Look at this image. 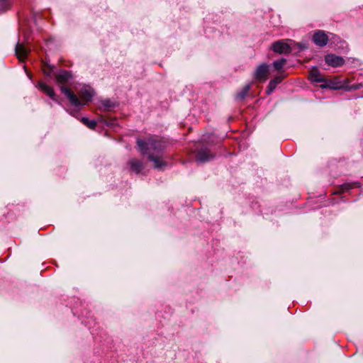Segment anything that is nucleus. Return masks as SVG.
Instances as JSON below:
<instances>
[{
  "mask_svg": "<svg viewBox=\"0 0 363 363\" xmlns=\"http://www.w3.org/2000/svg\"><path fill=\"white\" fill-rule=\"evenodd\" d=\"M140 152L147 156V159L154 163V167L164 169L167 164L161 157L166 147V142L158 136H150L146 140L138 139L137 141Z\"/></svg>",
  "mask_w": 363,
  "mask_h": 363,
  "instance_id": "nucleus-1",
  "label": "nucleus"
},
{
  "mask_svg": "<svg viewBox=\"0 0 363 363\" xmlns=\"http://www.w3.org/2000/svg\"><path fill=\"white\" fill-rule=\"evenodd\" d=\"M75 89L79 98L69 87L66 86L61 87L62 92L73 106H84L91 101L94 92L90 86L84 85L80 89Z\"/></svg>",
  "mask_w": 363,
  "mask_h": 363,
  "instance_id": "nucleus-2",
  "label": "nucleus"
},
{
  "mask_svg": "<svg viewBox=\"0 0 363 363\" xmlns=\"http://www.w3.org/2000/svg\"><path fill=\"white\" fill-rule=\"evenodd\" d=\"M274 52L279 54H288L291 52V45L283 40H278L272 45Z\"/></svg>",
  "mask_w": 363,
  "mask_h": 363,
  "instance_id": "nucleus-3",
  "label": "nucleus"
},
{
  "mask_svg": "<svg viewBox=\"0 0 363 363\" xmlns=\"http://www.w3.org/2000/svg\"><path fill=\"white\" fill-rule=\"evenodd\" d=\"M269 75V67L266 64H262L257 67L255 72V77L259 82H265Z\"/></svg>",
  "mask_w": 363,
  "mask_h": 363,
  "instance_id": "nucleus-4",
  "label": "nucleus"
},
{
  "mask_svg": "<svg viewBox=\"0 0 363 363\" xmlns=\"http://www.w3.org/2000/svg\"><path fill=\"white\" fill-rule=\"evenodd\" d=\"M313 40L317 45L323 47L327 44L328 41V37L324 31L318 30L314 33L313 36Z\"/></svg>",
  "mask_w": 363,
  "mask_h": 363,
  "instance_id": "nucleus-5",
  "label": "nucleus"
},
{
  "mask_svg": "<svg viewBox=\"0 0 363 363\" xmlns=\"http://www.w3.org/2000/svg\"><path fill=\"white\" fill-rule=\"evenodd\" d=\"M325 60L328 65L334 67L342 65L345 62L342 57L336 56L333 54L326 55L325 57Z\"/></svg>",
  "mask_w": 363,
  "mask_h": 363,
  "instance_id": "nucleus-6",
  "label": "nucleus"
},
{
  "mask_svg": "<svg viewBox=\"0 0 363 363\" xmlns=\"http://www.w3.org/2000/svg\"><path fill=\"white\" fill-rule=\"evenodd\" d=\"M37 87L43 92H44L45 94H47L48 96H50L53 100H56L55 99V93L53 90V89L47 85L45 83L43 82H38L37 84Z\"/></svg>",
  "mask_w": 363,
  "mask_h": 363,
  "instance_id": "nucleus-7",
  "label": "nucleus"
},
{
  "mask_svg": "<svg viewBox=\"0 0 363 363\" xmlns=\"http://www.w3.org/2000/svg\"><path fill=\"white\" fill-rule=\"evenodd\" d=\"M213 155L211 152L205 148L199 151L196 155V160L201 162H205L213 158Z\"/></svg>",
  "mask_w": 363,
  "mask_h": 363,
  "instance_id": "nucleus-8",
  "label": "nucleus"
},
{
  "mask_svg": "<svg viewBox=\"0 0 363 363\" xmlns=\"http://www.w3.org/2000/svg\"><path fill=\"white\" fill-rule=\"evenodd\" d=\"M130 170L136 174H139L144 168V164L140 160L133 158L129 160Z\"/></svg>",
  "mask_w": 363,
  "mask_h": 363,
  "instance_id": "nucleus-9",
  "label": "nucleus"
},
{
  "mask_svg": "<svg viewBox=\"0 0 363 363\" xmlns=\"http://www.w3.org/2000/svg\"><path fill=\"white\" fill-rule=\"evenodd\" d=\"M28 51L21 43L16 46V55L20 61H24L28 56Z\"/></svg>",
  "mask_w": 363,
  "mask_h": 363,
  "instance_id": "nucleus-10",
  "label": "nucleus"
},
{
  "mask_svg": "<svg viewBox=\"0 0 363 363\" xmlns=\"http://www.w3.org/2000/svg\"><path fill=\"white\" fill-rule=\"evenodd\" d=\"M360 186L359 182H350V183H345L339 186L338 189L334 192V194H342L351 189L354 188H359Z\"/></svg>",
  "mask_w": 363,
  "mask_h": 363,
  "instance_id": "nucleus-11",
  "label": "nucleus"
},
{
  "mask_svg": "<svg viewBox=\"0 0 363 363\" xmlns=\"http://www.w3.org/2000/svg\"><path fill=\"white\" fill-rule=\"evenodd\" d=\"M309 79L314 82H322L325 81L324 77L320 74L317 68H313L310 71Z\"/></svg>",
  "mask_w": 363,
  "mask_h": 363,
  "instance_id": "nucleus-12",
  "label": "nucleus"
},
{
  "mask_svg": "<svg viewBox=\"0 0 363 363\" xmlns=\"http://www.w3.org/2000/svg\"><path fill=\"white\" fill-rule=\"evenodd\" d=\"M55 78L58 83L65 84L71 78V74L67 71L62 70L55 74Z\"/></svg>",
  "mask_w": 363,
  "mask_h": 363,
  "instance_id": "nucleus-13",
  "label": "nucleus"
},
{
  "mask_svg": "<svg viewBox=\"0 0 363 363\" xmlns=\"http://www.w3.org/2000/svg\"><path fill=\"white\" fill-rule=\"evenodd\" d=\"M284 79V77L282 76H278L276 77L274 79H272L269 82V84L268 85V90L267 94H269L272 93L276 88V86L281 82L282 79Z\"/></svg>",
  "mask_w": 363,
  "mask_h": 363,
  "instance_id": "nucleus-14",
  "label": "nucleus"
},
{
  "mask_svg": "<svg viewBox=\"0 0 363 363\" xmlns=\"http://www.w3.org/2000/svg\"><path fill=\"white\" fill-rule=\"evenodd\" d=\"M81 121L83 124H84L91 129H94L95 127L96 126V122L95 121L89 120V118L85 117L82 118Z\"/></svg>",
  "mask_w": 363,
  "mask_h": 363,
  "instance_id": "nucleus-15",
  "label": "nucleus"
},
{
  "mask_svg": "<svg viewBox=\"0 0 363 363\" xmlns=\"http://www.w3.org/2000/svg\"><path fill=\"white\" fill-rule=\"evenodd\" d=\"M285 63H286V60L281 59V60L274 62L273 65L276 69L279 70L284 67Z\"/></svg>",
  "mask_w": 363,
  "mask_h": 363,
  "instance_id": "nucleus-16",
  "label": "nucleus"
},
{
  "mask_svg": "<svg viewBox=\"0 0 363 363\" xmlns=\"http://www.w3.org/2000/svg\"><path fill=\"white\" fill-rule=\"evenodd\" d=\"M250 89V86L249 84L246 85L244 87L243 90L241 92L238 94V96H237L238 99H244L246 94L249 91Z\"/></svg>",
  "mask_w": 363,
  "mask_h": 363,
  "instance_id": "nucleus-17",
  "label": "nucleus"
},
{
  "mask_svg": "<svg viewBox=\"0 0 363 363\" xmlns=\"http://www.w3.org/2000/svg\"><path fill=\"white\" fill-rule=\"evenodd\" d=\"M250 89V86L249 84L246 85L244 87L243 90L241 92L238 94V96H237L238 99H244L246 94L249 91Z\"/></svg>",
  "mask_w": 363,
  "mask_h": 363,
  "instance_id": "nucleus-18",
  "label": "nucleus"
},
{
  "mask_svg": "<svg viewBox=\"0 0 363 363\" xmlns=\"http://www.w3.org/2000/svg\"><path fill=\"white\" fill-rule=\"evenodd\" d=\"M103 106L105 109L109 110L113 107L112 103L109 100H104L102 101Z\"/></svg>",
  "mask_w": 363,
  "mask_h": 363,
  "instance_id": "nucleus-19",
  "label": "nucleus"
},
{
  "mask_svg": "<svg viewBox=\"0 0 363 363\" xmlns=\"http://www.w3.org/2000/svg\"><path fill=\"white\" fill-rule=\"evenodd\" d=\"M43 73L45 74V75H50V74L52 73V68L50 66H46L45 65L43 68Z\"/></svg>",
  "mask_w": 363,
  "mask_h": 363,
  "instance_id": "nucleus-20",
  "label": "nucleus"
}]
</instances>
